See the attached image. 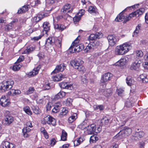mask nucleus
Instances as JSON below:
<instances>
[{
	"mask_svg": "<svg viewBox=\"0 0 148 148\" xmlns=\"http://www.w3.org/2000/svg\"><path fill=\"white\" fill-rule=\"evenodd\" d=\"M28 10V6L24 5L20 9V10H18L17 13L18 14H21L27 11Z\"/></svg>",
	"mask_w": 148,
	"mask_h": 148,
	"instance_id": "72a5a7b5",
	"label": "nucleus"
},
{
	"mask_svg": "<svg viewBox=\"0 0 148 148\" xmlns=\"http://www.w3.org/2000/svg\"><path fill=\"white\" fill-rule=\"evenodd\" d=\"M88 126L86 123L84 121L79 125V127L82 130H83L85 128L87 129Z\"/></svg>",
	"mask_w": 148,
	"mask_h": 148,
	"instance_id": "c03bdc74",
	"label": "nucleus"
},
{
	"mask_svg": "<svg viewBox=\"0 0 148 148\" xmlns=\"http://www.w3.org/2000/svg\"><path fill=\"white\" fill-rule=\"evenodd\" d=\"M54 28L55 29H56L62 31H63L66 28L65 26L62 25H58L56 23L54 24Z\"/></svg>",
	"mask_w": 148,
	"mask_h": 148,
	"instance_id": "c756f323",
	"label": "nucleus"
},
{
	"mask_svg": "<svg viewBox=\"0 0 148 148\" xmlns=\"http://www.w3.org/2000/svg\"><path fill=\"white\" fill-rule=\"evenodd\" d=\"M73 99L71 98H68L66 101V103L67 106H70L72 104Z\"/></svg>",
	"mask_w": 148,
	"mask_h": 148,
	"instance_id": "6e6d98bb",
	"label": "nucleus"
},
{
	"mask_svg": "<svg viewBox=\"0 0 148 148\" xmlns=\"http://www.w3.org/2000/svg\"><path fill=\"white\" fill-rule=\"evenodd\" d=\"M64 66L63 64H61L60 65H57L54 70L52 72L51 74H53L57 73L60 71H62L64 69Z\"/></svg>",
	"mask_w": 148,
	"mask_h": 148,
	"instance_id": "f3484780",
	"label": "nucleus"
},
{
	"mask_svg": "<svg viewBox=\"0 0 148 148\" xmlns=\"http://www.w3.org/2000/svg\"><path fill=\"white\" fill-rule=\"evenodd\" d=\"M84 140V137H81L78 139L75 140L73 142L74 146H77L79 145Z\"/></svg>",
	"mask_w": 148,
	"mask_h": 148,
	"instance_id": "bb28decb",
	"label": "nucleus"
},
{
	"mask_svg": "<svg viewBox=\"0 0 148 148\" xmlns=\"http://www.w3.org/2000/svg\"><path fill=\"white\" fill-rule=\"evenodd\" d=\"M50 25L49 23L47 22H45L43 23V32L45 31L46 34H47V32L50 30Z\"/></svg>",
	"mask_w": 148,
	"mask_h": 148,
	"instance_id": "cd10ccee",
	"label": "nucleus"
},
{
	"mask_svg": "<svg viewBox=\"0 0 148 148\" xmlns=\"http://www.w3.org/2000/svg\"><path fill=\"white\" fill-rule=\"evenodd\" d=\"M94 50L91 46L90 44L89 43L84 49L85 51L87 53L92 51Z\"/></svg>",
	"mask_w": 148,
	"mask_h": 148,
	"instance_id": "37998d69",
	"label": "nucleus"
},
{
	"mask_svg": "<svg viewBox=\"0 0 148 148\" xmlns=\"http://www.w3.org/2000/svg\"><path fill=\"white\" fill-rule=\"evenodd\" d=\"M63 18L64 20L70 21L72 20V17L67 14L66 13L63 16Z\"/></svg>",
	"mask_w": 148,
	"mask_h": 148,
	"instance_id": "49530a36",
	"label": "nucleus"
},
{
	"mask_svg": "<svg viewBox=\"0 0 148 148\" xmlns=\"http://www.w3.org/2000/svg\"><path fill=\"white\" fill-rule=\"evenodd\" d=\"M81 19V17L80 16H77L74 17L73 18V20L74 23H75V22H79Z\"/></svg>",
	"mask_w": 148,
	"mask_h": 148,
	"instance_id": "0e129e2a",
	"label": "nucleus"
},
{
	"mask_svg": "<svg viewBox=\"0 0 148 148\" xmlns=\"http://www.w3.org/2000/svg\"><path fill=\"white\" fill-rule=\"evenodd\" d=\"M144 133L142 131H140L138 132H136L135 136H134V137H137L141 138L144 136Z\"/></svg>",
	"mask_w": 148,
	"mask_h": 148,
	"instance_id": "a18cd8bd",
	"label": "nucleus"
},
{
	"mask_svg": "<svg viewBox=\"0 0 148 148\" xmlns=\"http://www.w3.org/2000/svg\"><path fill=\"white\" fill-rule=\"evenodd\" d=\"M140 78L143 83L148 82V73L146 72L140 75Z\"/></svg>",
	"mask_w": 148,
	"mask_h": 148,
	"instance_id": "5701e85b",
	"label": "nucleus"
},
{
	"mask_svg": "<svg viewBox=\"0 0 148 148\" xmlns=\"http://www.w3.org/2000/svg\"><path fill=\"white\" fill-rule=\"evenodd\" d=\"M132 103H131L129 100H127L125 103V106L127 107L130 108L132 106Z\"/></svg>",
	"mask_w": 148,
	"mask_h": 148,
	"instance_id": "3c124183",
	"label": "nucleus"
},
{
	"mask_svg": "<svg viewBox=\"0 0 148 148\" xmlns=\"http://www.w3.org/2000/svg\"><path fill=\"white\" fill-rule=\"evenodd\" d=\"M132 48V46L129 43L125 42L117 46L115 49L116 55H123L127 53Z\"/></svg>",
	"mask_w": 148,
	"mask_h": 148,
	"instance_id": "f257e3e1",
	"label": "nucleus"
},
{
	"mask_svg": "<svg viewBox=\"0 0 148 148\" xmlns=\"http://www.w3.org/2000/svg\"><path fill=\"white\" fill-rule=\"evenodd\" d=\"M136 53L137 56L141 57L143 56V53L141 51L137 50L136 51Z\"/></svg>",
	"mask_w": 148,
	"mask_h": 148,
	"instance_id": "5fc2aeb1",
	"label": "nucleus"
},
{
	"mask_svg": "<svg viewBox=\"0 0 148 148\" xmlns=\"http://www.w3.org/2000/svg\"><path fill=\"white\" fill-rule=\"evenodd\" d=\"M16 90L14 89H12L10 91H9L7 95H15V92Z\"/></svg>",
	"mask_w": 148,
	"mask_h": 148,
	"instance_id": "13d9d810",
	"label": "nucleus"
},
{
	"mask_svg": "<svg viewBox=\"0 0 148 148\" xmlns=\"http://www.w3.org/2000/svg\"><path fill=\"white\" fill-rule=\"evenodd\" d=\"M84 14V10H81L78 12V13L79 16L81 17Z\"/></svg>",
	"mask_w": 148,
	"mask_h": 148,
	"instance_id": "774afa93",
	"label": "nucleus"
},
{
	"mask_svg": "<svg viewBox=\"0 0 148 148\" xmlns=\"http://www.w3.org/2000/svg\"><path fill=\"white\" fill-rule=\"evenodd\" d=\"M14 84V81L10 79L6 81H3L0 84V89L5 92L11 89Z\"/></svg>",
	"mask_w": 148,
	"mask_h": 148,
	"instance_id": "7ed1b4c3",
	"label": "nucleus"
},
{
	"mask_svg": "<svg viewBox=\"0 0 148 148\" xmlns=\"http://www.w3.org/2000/svg\"><path fill=\"white\" fill-rule=\"evenodd\" d=\"M79 36H78L73 42H74V50L75 51V52H79L84 49V46L83 44H80L76 45V44L79 42Z\"/></svg>",
	"mask_w": 148,
	"mask_h": 148,
	"instance_id": "423d86ee",
	"label": "nucleus"
},
{
	"mask_svg": "<svg viewBox=\"0 0 148 148\" xmlns=\"http://www.w3.org/2000/svg\"><path fill=\"white\" fill-rule=\"evenodd\" d=\"M127 59L128 58L127 57L123 58L121 59L114 64L116 66H121L125 64Z\"/></svg>",
	"mask_w": 148,
	"mask_h": 148,
	"instance_id": "4468645a",
	"label": "nucleus"
},
{
	"mask_svg": "<svg viewBox=\"0 0 148 148\" xmlns=\"http://www.w3.org/2000/svg\"><path fill=\"white\" fill-rule=\"evenodd\" d=\"M140 28V26L138 25L136 27L135 30L134 32L133 36H136L138 34L139 32V30Z\"/></svg>",
	"mask_w": 148,
	"mask_h": 148,
	"instance_id": "09e8293b",
	"label": "nucleus"
},
{
	"mask_svg": "<svg viewBox=\"0 0 148 148\" xmlns=\"http://www.w3.org/2000/svg\"><path fill=\"white\" fill-rule=\"evenodd\" d=\"M54 45L58 47L61 48L62 45L61 41L58 39L57 38L55 37Z\"/></svg>",
	"mask_w": 148,
	"mask_h": 148,
	"instance_id": "79ce46f5",
	"label": "nucleus"
},
{
	"mask_svg": "<svg viewBox=\"0 0 148 148\" xmlns=\"http://www.w3.org/2000/svg\"><path fill=\"white\" fill-rule=\"evenodd\" d=\"M67 134L64 130L62 131V134L61 136V140L63 141H65L66 140V136Z\"/></svg>",
	"mask_w": 148,
	"mask_h": 148,
	"instance_id": "e433bc0d",
	"label": "nucleus"
},
{
	"mask_svg": "<svg viewBox=\"0 0 148 148\" xmlns=\"http://www.w3.org/2000/svg\"><path fill=\"white\" fill-rule=\"evenodd\" d=\"M96 11V8L95 7L93 6H90L89 7L88 11L90 13H95Z\"/></svg>",
	"mask_w": 148,
	"mask_h": 148,
	"instance_id": "de8ad7c7",
	"label": "nucleus"
},
{
	"mask_svg": "<svg viewBox=\"0 0 148 148\" xmlns=\"http://www.w3.org/2000/svg\"><path fill=\"white\" fill-rule=\"evenodd\" d=\"M97 38H100L102 36V33L101 32H97L95 34Z\"/></svg>",
	"mask_w": 148,
	"mask_h": 148,
	"instance_id": "e2e57ef3",
	"label": "nucleus"
},
{
	"mask_svg": "<svg viewBox=\"0 0 148 148\" xmlns=\"http://www.w3.org/2000/svg\"><path fill=\"white\" fill-rule=\"evenodd\" d=\"M101 92L106 97L109 96L110 95L112 92L111 91L110 89H102L101 90Z\"/></svg>",
	"mask_w": 148,
	"mask_h": 148,
	"instance_id": "2f4dec72",
	"label": "nucleus"
},
{
	"mask_svg": "<svg viewBox=\"0 0 148 148\" xmlns=\"http://www.w3.org/2000/svg\"><path fill=\"white\" fill-rule=\"evenodd\" d=\"M126 83L130 86H131L134 83V80L132 79L130 77H128L126 79Z\"/></svg>",
	"mask_w": 148,
	"mask_h": 148,
	"instance_id": "58836bf2",
	"label": "nucleus"
},
{
	"mask_svg": "<svg viewBox=\"0 0 148 148\" xmlns=\"http://www.w3.org/2000/svg\"><path fill=\"white\" fill-rule=\"evenodd\" d=\"M24 59V57L23 56H20L17 61V63H19L23 60Z\"/></svg>",
	"mask_w": 148,
	"mask_h": 148,
	"instance_id": "338daca9",
	"label": "nucleus"
},
{
	"mask_svg": "<svg viewBox=\"0 0 148 148\" xmlns=\"http://www.w3.org/2000/svg\"><path fill=\"white\" fill-rule=\"evenodd\" d=\"M96 127L95 125L94 124H91L90 126H87V131L88 134H90L94 133L95 132Z\"/></svg>",
	"mask_w": 148,
	"mask_h": 148,
	"instance_id": "a211bd4d",
	"label": "nucleus"
},
{
	"mask_svg": "<svg viewBox=\"0 0 148 148\" xmlns=\"http://www.w3.org/2000/svg\"><path fill=\"white\" fill-rule=\"evenodd\" d=\"M107 38L109 45L111 46H114L119 40V38L113 35L108 36Z\"/></svg>",
	"mask_w": 148,
	"mask_h": 148,
	"instance_id": "6e6552de",
	"label": "nucleus"
},
{
	"mask_svg": "<svg viewBox=\"0 0 148 148\" xmlns=\"http://www.w3.org/2000/svg\"><path fill=\"white\" fill-rule=\"evenodd\" d=\"M56 142V141L55 138H52L50 140V145L51 146H53L55 145Z\"/></svg>",
	"mask_w": 148,
	"mask_h": 148,
	"instance_id": "052dcab7",
	"label": "nucleus"
},
{
	"mask_svg": "<svg viewBox=\"0 0 148 148\" xmlns=\"http://www.w3.org/2000/svg\"><path fill=\"white\" fill-rule=\"evenodd\" d=\"M127 8H125L122 12H121L118 15L115 19V21L117 22H120L123 21V19L124 20L125 18V15L123 14V12L124 11H126Z\"/></svg>",
	"mask_w": 148,
	"mask_h": 148,
	"instance_id": "aec40b11",
	"label": "nucleus"
},
{
	"mask_svg": "<svg viewBox=\"0 0 148 148\" xmlns=\"http://www.w3.org/2000/svg\"><path fill=\"white\" fill-rule=\"evenodd\" d=\"M59 85L61 88L63 89L72 90L73 88L72 85L68 82H61Z\"/></svg>",
	"mask_w": 148,
	"mask_h": 148,
	"instance_id": "f8f14e48",
	"label": "nucleus"
},
{
	"mask_svg": "<svg viewBox=\"0 0 148 148\" xmlns=\"http://www.w3.org/2000/svg\"><path fill=\"white\" fill-rule=\"evenodd\" d=\"M81 80L84 84H86L88 82V79L85 76H83L82 77Z\"/></svg>",
	"mask_w": 148,
	"mask_h": 148,
	"instance_id": "bf43d9fd",
	"label": "nucleus"
},
{
	"mask_svg": "<svg viewBox=\"0 0 148 148\" xmlns=\"http://www.w3.org/2000/svg\"><path fill=\"white\" fill-rule=\"evenodd\" d=\"M99 139L98 136L96 135H94L91 136L90 138V143H95Z\"/></svg>",
	"mask_w": 148,
	"mask_h": 148,
	"instance_id": "ea45409f",
	"label": "nucleus"
},
{
	"mask_svg": "<svg viewBox=\"0 0 148 148\" xmlns=\"http://www.w3.org/2000/svg\"><path fill=\"white\" fill-rule=\"evenodd\" d=\"M144 9L142 8H140L138 10H137L130 13L128 16H125L124 22L125 23H126L127 22L129 21L132 18L135 17L137 15L138 16L139 15L142 14L144 12Z\"/></svg>",
	"mask_w": 148,
	"mask_h": 148,
	"instance_id": "20e7f679",
	"label": "nucleus"
},
{
	"mask_svg": "<svg viewBox=\"0 0 148 148\" xmlns=\"http://www.w3.org/2000/svg\"><path fill=\"white\" fill-rule=\"evenodd\" d=\"M23 109L24 111L27 114L31 115L32 114V113L29 107L28 106H25L23 108Z\"/></svg>",
	"mask_w": 148,
	"mask_h": 148,
	"instance_id": "c9c22d12",
	"label": "nucleus"
},
{
	"mask_svg": "<svg viewBox=\"0 0 148 148\" xmlns=\"http://www.w3.org/2000/svg\"><path fill=\"white\" fill-rule=\"evenodd\" d=\"M77 118V114L76 113H73L69 118L68 121L69 123H72Z\"/></svg>",
	"mask_w": 148,
	"mask_h": 148,
	"instance_id": "b1692460",
	"label": "nucleus"
},
{
	"mask_svg": "<svg viewBox=\"0 0 148 148\" xmlns=\"http://www.w3.org/2000/svg\"><path fill=\"white\" fill-rule=\"evenodd\" d=\"M13 121L14 118L12 116L7 115L5 116L3 122L5 124L9 125Z\"/></svg>",
	"mask_w": 148,
	"mask_h": 148,
	"instance_id": "9d476101",
	"label": "nucleus"
},
{
	"mask_svg": "<svg viewBox=\"0 0 148 148\" xmlns=\"http://www.w3.org/2000/svg\"><path fill=\"white\" fill-rule=\"evenodd\" d=\"M0 103L3 107L6 106L10 103L9 100L6 98V96H2L0 100Z\"/></svg>",
	"mask_w": 148,
	"mask_h": 148,
	"instance_id": "1a4fd4ad",
	"label": "nucleus"
},
{
	"mask_svg": "<svg viewBox=\"0 0 148 148\" xmlns=\"http://www.w3.org/2000/svg\"><path fill=\"white\" fill-rule=\"evenodd\" d=\"M97 38L95 34H91L88 37V39L90 40H93Z\"/></svg>",
	"mask_w": 148,
	"mask_h": 148,
	"instance_id": "864d4df0",
	"label": "nucleus"
},
{
	"mask_svg": "<svg viewBox=\"0 0 148 148\" xmlns=\"http://www.w3.org/2000/svg\"><path fill=\"white\" fill-rule=\"evenodd\" d=\"M55 37H51L50 38H48L47 39L46 41V44L47 45H54V42H55Z\"/></svg>",
	"mask_w": 148,
	"mask_h": 148,
	"instance_id": "393cba45",
	"label": "nucleus"
},
{
	"mask_svg": "<svg viewBox=\"0 0 148 148\" xmlns=\"http://www.w3.org/2000/svg\"><path fill=\"white\" fill-rule=\"evenodd\" d=\"M71 7V5L69 3H66L64 5L63 8L61 10L62 12L65 13L66 12H71V10H69Z\"/></svg>",
	"mask_w": 148,
	"mask_h": 148,
	"instance_id": "6ab92c4d",
	"label": "nucleus"
},
{
	"mask_svg": "<svg viewBox=\"0 0 148 148\" xmlns=\"http://www.w3.org/2000/svg\"><path fill=\"white\" fill-rule=\"evenodd\" d=\"M94 110H97L99 109V110H102L103 109V107L102 105H95L93 106Z\"/></svg>",
	"mask_w": 148,
	"mask_h": 148,
	"instance_id": "8fccbe9b",
	"label": "nucleus"
},
{
	"mask_svg": "<svg viewBox=\"0 0 148 148\" xmlns=\"http://www.w3.org/2000/svg\"><path fill=\"white\" fill-rule=\"evenodd\" d=\"M43 119L45 123H47L52 126H55L56 124L55 119L49 115L45 116Z\"/></svg>",
	"mask_w": 148,
	"mask_h": 148,
	"instance_id": "0eeeda50",
	"label": "nucleus"
},
{
	"mask_svg": "<svg viewBox=\"0 0 148 148\" xmlns=\"http://www.w3.org/2000/svg\"><path fill=\"white\" fill-rule=\"evenodd\" d=\"M21 66L19 64H15L12 67V69L13 70L16 71L18 70L21 68Z\"/></svg>",
	"mask_w": 148,
	"mask_h": 148,
	"instance_id": "603ef678",
	"label": "nucleus"
},
{
	"mask_svg": "<svg viewBox=\"0 0 148 148\" xmlns=\"http://www.w3.org/2000/svg\"><path fill=\"white\" fill-rule=\"evenodd\" d=\"M44 17L43 14H38L37 16L34 17L32 19L34 22H37L40 20Z\"/></svg>",
	"mask_w": 148,
	"mask_h": 148,
	"instance_id": "a878e982",
	"label": "nucleus"
},
{
	"mask_svg": "<svg viewBox=\"0 0 148 148\" xmlns=\"http://www.w3.org/2000/svg\"><path fill=\"white\" fill-rule=\"evenodd\" d=\"M109 119L108 118L106 117L103 118L100 121V126H105L108 125L109 123Z\"/></svg>",
	"mask_w": 148,
	"mask_h": 148,
	"instance_id": "412c9836",
	"label": "nucleus"
},
{
	"mask_svg": "<svg viewBox=\"0 0 148 148\" xmlns=\"http://www.w3.org/2000/svg\"><path fill=\"white\" fill-rule=\"evenodd\" d=\"M90 43L94 50L96 48L99 44V42L98 41H95L93 42H90Z\"/></svg>",
	"mask_w": 148,
	"mask_h": 148,
	"instance_id": "4c0bfd02",
	"label": "nucleus"
},
{
	"mask_svg": "<svg viewBox=\"0 0 148 148\" xmlns=\"http://www.w3.org/2000/svg\"><path fill=\"white\" fill-rule=\"evenodd\" d=\"M140 66V64L138 61H136L133 63L131 67L132 69L136 70Z\"/></svg>",
	"mask_w": 148,
	"mask_h": 148,
	"instance_id": "473e14b6",
	"label": "nucleus"
},
{
	"mask_svg": "<svg viewBox=\"0 0 148 148\" xmlns=\"http://www.w3.org/2000/svg\"><path fill=\"white\" fill-rule=\"evenodd\" d=\"M83 62V61L80 60L75 59L71 61L70 64L75 69H77L81 73H83L86 71L84 67L82 65Z\"/></svg>",
	"mask_w": 148,
	"mask_h": 148,
	"instance_id": "f03ea898",
	"label": "nucleus"
},
{
	"mask_svg": "<svg viewBox=\"0 0 148 148\" xmlns=\"http://www.w3.org/2000/svg\"><path fill=\"white\" fill-rule=\"evenodd\" d=\"M123 92L124 90L121 88H119L117 89V93L119 95L121 96L122 94L123 93Z\"/></svg>",
	"mask_w": 148,
	"mask_h": 148,
	"instance_id": "69168bd1",
	"label": "nucleus"
},
{
	"mask_svg": "<svg viewBox=\"0 0 148 148\" xmlns=\"http://www.w3.org/2000/svg\"><path fill=\"white\" fill-rule=\"evenodd\" d=\"M68 112V109L66 108H63L62 110V111L59 114L58 116L61 118H62L66 115Z\"/></svg>",
	"mask_w": 148,
	"mask_h": 148,
	"instance_id": "c85d7f7f",
	"label": "nucleus"
},
{
	"mask_svg": "<svg viewBox=\"0 0 148 148\" xmlns=\"http://www.w3.org/2000/svg\"><path fill=\"white\" fill-rule=\"evenodd\" d=\"M41 67L40 65L38 66L36 68H34L32 71L28 73V75L30 77H33L37 75L38 72L39 70Z\"/></svg>",
	"mask_w": 148,
	"mask_h": 148,
	"instance_id": "dca6fc26",
	"label": "nucleus"
},
{
	"mask_svg": "<svg viewBox=\"0 0 148 148\" xmlns=\"http://www.w3.org/2000/svg\"><path fill=\"white\" fill-rule=\"evenodd\" d=\"M35 49V47L32 46L28 47L24 51V53L28 54L31 53Z\"/></svg>",
	"mask_w": 148,
	"mask_h": 148,
	"instance_id": "7c9ffc66",
	"label": "nucleus"
},
{
	"mask_svg": "<svg viewBox=\"0 0 148 148\" xmlns=\"http://www.w3.org/2000/svg\"><path fill=\"white\" fill-rule=\"evenodd\" d=\"M30 130V129H29L28 127H26L24 128L23 129V132L24 136L25 137H27L28 135L27 133L29 132Z\"/></svg>",
	"mask_w": 148,
	"mask_h": 148,
	"instance_id": "a19ab883",
	"label": "nucleus"
},
{
	"mask_svg": "<svg viewBox=\"0 0 148 148\" xmlns=\"http://www.w3.org/2000/svg\"><path fill=\"white\" fill-rule=\"evenodd\" d=\"M73 46H74V42H73L72 43L71 46L69 48L68 50V51L70 53H73L74 52H75V51L73 49Z\"/></svg>",
	"mask_w": 148,
	"mask_h": 148,
	"instance_id": "4d7b16f0",
	"label": "nucleus"
},
{
	"mask_svg": "<svg viewBox=\"0 0 148 148\" xmlns=\"http://www.w3.org/2000/svg\"><path fill=\"white\" fill-rule=\"evenodd\" d=\"M66 77L65 75L60 73L58 75L53 76L52 78L54 81L58 82L62 80Z\"/></svg>",
	"mask_w": 148,
	"mask_h": 148,
	"instance_id": "2eb2a0df",
	"label": "nucleus"
},
{
	"mask_svg": "<svg viewBox=\"0 0 148 148\" xmlns=\"http://www.w3.org/2000/svg\"><path fill=\"white\" fill-rule=\"evenodd\" d=\"M31 108L33 112L35 114H38L40 112V110L38 106L33 105Z\"/></svg>",
	"mask_w": 148,
	"mask_h": 148,
	"instance_id": "f704fd0d",
	"label": "nucleus"
},
{
	"mask_svg": "<svg viewBox=\"0 0 148 148\" xmlns=\"http://www.w3.org/2000/svg\"><path fill=\"white\" fill-rule=\"evenodd\" d=\"M66 93L65 92L61 91L55 96L53 99L54 100H58L64 97Z\"/></svg>",
	"mask_w": 148,
	"mask_h": 148,
	"instance_id": "4be33fe9",
	"label": "nucleus"
},
{
	"mask_svg": "<svg viewBox=\"0 0 148 148\" xmlns=\"http://www.w3.org/2000/svg\"><path fill=\"white\" fill-rule=\"evenodd\" d=\"M112 76V74L109 73H106L102 77L101 81L102 82H105L110 80Z\"/></svg>",
	"mask_w": 148,
	"mask_h": 148,
	"instance_id": "ddd939ff",
	"label": "nucleus"
},
{
	"mask_svg": "<svg viewBox=\"0 0 148 148\" xmlns=\"http://www.w3.org/2000/svg\"><path fill=\"white\" fill-rule=\"evenodd\" d=\"M131 128L125 127L116 135V137L119 136V138H125L130 135L132 132Z\"/></svg>",
	"mask_w": 148,
	"mask_h": 148,
	"instance_id": "39448f33",
	"label": "nucleus"
},
{
	"mask_svg": "<svg viewBox=\"0 0 148 148\" xmlns=\"http://www.w3.org/2000/svg\"><path fill=\"white\" fill-rule=\"evenodd\" d=\"M3 148H15V145L12 143L7 141H3L1 143Z\"/></svg>",
	"mask_w": 148,
	"mask_h": 148,
	"instance_id": "9b49d317",
	"label": "nucleus"
},
{
	"mask_svg": "<svg viewBox=\"0 0 148 148\" xmlns=\"http://www.w3.org/2000/svg\"><path fill=\"white\" fill-rule=\"evenodd\" d=\"M34 89L33 88H30L26 92L27 94H30L32 93L34 91Z\"/></svg>",
	"mask_w": 148,
	"mask_h": 148,
	"instance_id": "680f3d73",
	"label": "nucleus"
}]
</instances>
